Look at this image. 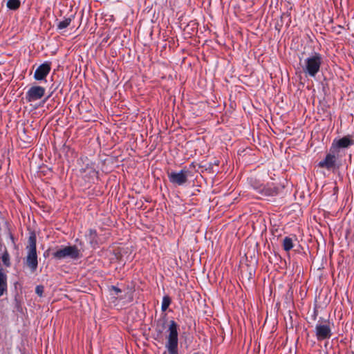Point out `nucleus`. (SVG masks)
Wrapping results in <instances>:
<instances>
[{
    "instance_id": "nucleus-5",
    "label": "nucleus",
    "mask_w": 354,
    "mask_h": 354,
    "mask_svg": "<svg viewBox=\"0 0 354 354\" xmlns=\"http://www.w3.org/2000/svg\"><path fill=\"white\" fill-rule=\"evenodd\" d=\"M52 256L57 260L66 258L78 259L80 257V252L76 245H68L57 250L52 253Z\"/></svg>"
},
{
    "instance_id": "nucleus-24",
    "label": "nucleus",
    "mask_w": 354,
    "mask_h": 354,
    "mask_svg": "<svg viewBox=\"0 0 354 354\" xmlns=\"http://www.w3.org/2000/svg\"><path fill=\"white\" fill-rule=\"evenodd\" d=\"M89 174H93V175H97V172L93 168H90Z\"/></svg>"
},
{
    "instance_id": "nucleus-20",
    "label": "nucleus",
    "mask_w": 354,
    "mask_h": 354,
    "mask_svg": "<svg viewBox=\"0 0 354 354\" xmlns=\"http://www.w3.org/2000/svg\"><path fill=\"white\" fill-rule=\"evenodd\" d=\"M89 236L91 237L90 243L91 244H93L94 243H97V240H96L97 232H96V230H93V229H90L89 230Z\"/></svg>"
},
{
    "instance_id": "nucleus-19",
    "label": "nucleus",
    "mask_w": 354,
    "mask_h": 354,
    "mask_svg": "<svg viewBox=\"0 0 354 354\" xmlns=\"http://www.w3.org/2000/svg\"><path fill=\"white\" fill-rule=\"evenodd\" d=\"M1 260L6 267H9L10 266V255L6 248H5V251H3Z\"/></svg>"
},
{
    "instance_id": "nucleus-8",
    "label": "nucleus",
    "mask_w": 354,
    "mask_h": 354,
    "mask_svg": "<svg viewBox=\"0 0 354 354\" xmlns=\"http://www.w3.org/2000/svg\"><path fill=\"white\" fill-rule=\"evenodd\" d=\"M45 88L40 86H31L26 93V100L28 102L40 100L45 94Z\"/></svg>"
},
{
    "instance_id": "nucleus-3",
    "label": "nucleus",
    "mask_w": 354,
    "mask_h": 354,
    "mask_svg": "<svg viewBox=\"0 0 354 354\" xmlns=\"http://www.w3.org/2000/svg\"><path fill=\"white\" fill-rule=\"evenodd\" d=\"M322 63V55L318 53H314L304 60V64L302 66L303 71L310 77H315L319 71Z\"/></svg>"
},
{
    "instance_id": "nucleus-1",
    "label": "nucleus",
    "mask_w": 354,
    "mask_h": 354,
    "mask_svg": "<svg viewBox=\"0 0 354 354\" xmlns=\"http://www.w3.org/2000/svg\"><path fill=\"white\" fill-rule=\"evenodd\" d=\"M178 326L174 320L169 322L168 332L169 335L167 337V342L165 347L167 348L169 354H178Z\"/></svg>"
},
{
    "instance_id": "nucleus-11",
    "label": "nucleus",
    "mask_w": 354,
    "mask_h": 354,
    "mask_svg": "<svg viewBox=\"0 0 354 354\" xmlns=\"http://www.w3.org/2000/svg\"><path fill=\"white\" fill-rule=\"evenodd\" d=\"M353 144L354 140L353 139L348 136H344L338 140L336 142H335V141L333 142L330 147V151H333V150H335V151H337V150L339 148H348Z\"/></svg>"
},
{
    "instance_id": "nucleus-7",
    "label": "nucleus",
    "mask_w": 354,
    "mask_h": 354,
    "mask_svg": "<svg viewBox=\"0 0 354 354\" xmlns=\"http://www.w3.org/2000/svg\"><path fill=\"white\" fill-rule=\"evenodd\" d=\"M338 151L333 150L326 154L325 158L318 163V167L320 168H325L328 170H334L339 169V165H337V156L336 153Z\"/></svg>"
},
{
    "instance_id": "nucleus-21",
    "label": "nucleus",
    "mask_w": 354,
    "mask_h": 354,
    "mask_svg": "<svg viewBox=\"0 0 354 354\" xmlns=\"http://www.w3.org/2000/svg\"><path fill=\"white\" fill-rule=\"evenodd\" d=\"M35 292L39 296L41 297L44 292V286L41 285L37 286L35 288Z\"/></svg>"
},
{
    "instance_id": "nucleus-18",
    "label": "nucleus",
    "mask_w": 354,
    "mask_h": 354,
    "mask_svg": "<svg viewBox=\"0 0 354 354\" xmlns=\"http://www.w3.org/2000/svg\"><path fill=\"white\" fill-rule=\"evenodd\" d=\"M171 299L169 296L165 295L162 298V306H161V310L162 311H165L169 308V305L171 304Z\"/></svg>"
},
{
    "instance_id": "nucleus-15",
    "label": "nucleus",
    "mask_w": 354,
    "mask_h": 354,
    "mask_svg": "<svg viewBox=\"0 0 354 354\" xmlns=\"http://www.w3.org/2000/svg\"><path fill=\"white\" fill-rule=\"evenodd\" d=\"M282 245L285 251H290L293 248L292 239L288 236H286L283 240Z\"/></svg>"
},
{
    "instance_id": "nucleus-22",
    "label": "nucleus",
    "mask_w": 354,
    "mask_h": 354,
    "mask_svg": "<svg viewBox=\"0 0 354 354\" xmlns=\"http://www.w3.org/2000/svg\"><path fill=\"white\" fill-rule=\"evenodd\" d=\"M110 289L113 290L115 292V295H118L119 293L122 292L121 289H120L119 288H118L115 286H111L110 287Z\"/></svg>"
},
{
    "instance_id": "nucleus-14",
    "label": "nucleus",
    "mask_w": 354,
    "mask_h": 354,
    "mask_svg": "<svg viewBox=\"0 0 354 354\" xmlns=\"http://www.w3.org/2000/svg\"><path fill=\"white\" fill-rule=\"evenodd\" d=\"M6 6L9 10H17L21 6L20 0H8Z\"/></svg>"
},
{
    "instance_id": "nucleus-17",
    "label": "nucleus",
    "mask_w": 354,
    "mask_h": 354,
    "mask_svg": "<svg viewBox=\"0 0 354 354\" xmlns=\"http://www.w3.org/2000/svg\"><path fill=\"white\" fill-rule=\"evenodd\" d=\"M71 21H72L71 17L65 18L64 20L59 21L57 24V29L62 30V29L67 28L71 24Z\"/></svg>"
},
{
    "instance_id": "nucleus-12",
    "label": "nucleus",
    "mask_w": 354,
    "mask_h": 354,
    "mask_svg": "<svg viewBox=\"0 0 354 354\" xmlns=\"http://www.w3.org/2000/svg\"><path fill=\"white\" fill-rule=\"evenodd\" d=\"M3 235L8 236L14 241V237L9 227L8 223L0 214V237H2Z\"/></svg>"
},
{
    "instance_id": "nucleus-23",
    "label": "nucleus",
    "mask_w": 354,
    "mask_h": 354,
    "mask_svg": "<svg viewBox=\"0 0 354 354\" xmlns=\"http://www.w3.org/2000/svg\"><path fill=\"white\" fill-rule=\"evenodd\" d=\"M5 248H6L2 243V237H0V251H5Z\"/></svg>"
},
{
    "instance_id": "nucleus-16",
    "label": "nucleus",
    "mask_w": 354,
    "mask_h": 354,
    "mask_svg": "<svg viewBox=\"0 0 354 354\" xmlns=\"http://www.w3.org/2000/svg\"><path fill=\"white\" fill-rule=\"evenodd\" d=\"M250 184L252 187V188L257 191L258 194H261V191L262 190L261 188H263V185L261 184L259 181H257L256 179L251 178L250 180Z\"/></svg>"
},
{
    "instance_id": "nucleus-4",
    "label": "nucleus",
    "mask_w": 354,
    "mask_h": 354,
    "mask_svg": "<svg viewBox=\"0 0 354 354\" xmlns=\"http://www.w3.org/2000/svg\"><path fill=\"white\" fill-rule=\"evenodd\" d=\"M329 319L319 320L315 326V336L319 342L329 339L332 335V328Z\"/></svg>"
},
{
    "instance_id": "nucleus-2",
    "label": "nucleus",
    "mask_w": 354,
    "mask_h": 354,
    "mask_svg": "<svg viewBox=\"0 0 354 354\" xmlns=\"http://www.w3.org/2000/svg\"><path fill=\"white\" fill-rule=\"evenodd\" d=\"M28 245L27 246L28 255L26 257V263L30 270L34 272L38 266L37 255V238L34 233H32L28 238Z\"/></svg>"
},
{
    "instance_id": "nucleus-9",
    "label": "nucleus",
    "mask_w": 354,
    "mask_h": 354,
    "mask_svg": "<svg viewBox=\"0 0 354 354\" xmlns=\"http://www.w3.org/2000/svg\"><path fill=\"white\" fill-rule=\"evenodd\" d=\"M51 69V63L46 62L39 65L35 70L34 78L36 80H44L46 79Z\"/></svg>"
},
{
    "instance_id": "nucleus-6",
    "label": "nucleus",
    "mask_w": 354,
    "mask_h": 354,
    "mask_svg": "<svg viewBox=\"0 0 354 354\" xmlns=\"http://www.w3.org/2000/svg\"><path fill=\"white\" fill-rule=\"evenodd\" d=\"M190 171L185 168L181 169L180 171H171L168 173V178L172 184L180 186L187 182V177Z\"/></svg>"
},
{
    "instance_id": "nucleus-10",
    "label": "nucleus",
    "mask_w": 354,
    "mask_h": 354,
    "mask_svg": "<svg viewBox=\"0 0 354 354\" xmlns=\"http://www.w3.org/2000/svg\"><path fill=\"white\" fill-rule=\"evenodd\" d=\"M260 195L262 196H274L278 195L283 189V187L277 186L274 184H267L261 188Z\"/></svg>"
},
{
    "instance_id": "nucleus-13",
    "label": "nucleus",
    "mask_w": 354,
    "mask_h": 354,
    "mask_svg": "<svg viewBox=\"0 0 354 354\" xmlns=\"http://www.w3.org/2000/svg\"><path fill=\"white\" fill-rule=\"evenodd\" d=\"M167 322L166 315L156 321V331L157 332L158 335H161L163 333V330L166 328Z\"/></svg>"
},
{
    "instance_id": "nucleus-25",
    "label": "nucleus",
    "mask_w": 354,
    "mask_h": 354,
    "mask_svg": "<svg viewBox=\"0 0 354 354\" xmlns=\"http://www.w3.org/2000/svg\"><path fill=\"white\" fill-rule=\"evenodd\" d=\"M194 354H198V353H195Z\"/></svg>"
}]
</instances>
